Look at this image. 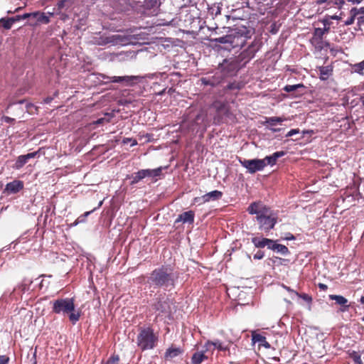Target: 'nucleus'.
I'll return each mask as SVG.
<instances>
[{
	"instance_id": "obj_59",
	"label": "nucleus",
	"mask_w": 364,
	"mask_h": 364,
	"mask_svg": "<svg viewBox=\"0 0 364 364\" xmlns=\"http://www.w3.org/2000/svg\"><path fill=\"white\" fill-rule=\"evenodd\" d=\"M358 11H360V14H364V6L358 9Z\"/></svg>"
},
{
	"instance_id": "obj_37",
	"label": "nucleus",
	"mask_w": 364,
	"mask_h": 364,
	"mask_svg": "<svg viewBox=\"0 0 364 364\" xmlns=\"http://www.w3.org/2000/svg\"><path fill=\"white\" fill-rule=\"evenodd\" d=\"M93 210L85 212L82 215L80 216L72 225L73 226H75L80 223L85 222V218L87 217Z\"/></svg>"
},
{
	"instance_id": "obj_25",
	"label": "nucleus",
	"mask_w": 364,
	"mask_h": 364,
	"mask_svg": "<svg viewBox=\"0 0 364 364\" xmlns=\"http://www.w3.org/2000/svg\"><path fill=\"white\" fill-rule=\"evenodd\" d=\"M252 339L255 342L259 343L260 345L263 346L266 348H270V345L267 341L266 338L260 334H253Z\"/></svg>"
},
{
	"instance_id": "obj_3",
	"label": "nucleus",
	"mask_w": 364,
	"mask_h": 364,
	"mask_svg": "<svg viewBox=\"0 0 364 364\" xmlns=\"http://www.w3.org/2000/svg\"><path fill=\"white\" fill-rule=\"evenodd\" d=\"M158 341V336H156L151 328H141L137 336L136 343L142 350L153 349Z\"/></svg>"
},
{
	"instance_id": "obj_26",
	"label": "nucleus",
	"mask_w": 364,
	"mask_h": 364,
	"mask_svg": "<svg viewBox=\"0 0 364 364\" xmlns=\"http://www.w3.org/2000/svg\"><path fill=\"white\" fill-rule=\"evenodd\" d=\"M360 14L357 8H353L350 11V16L345 21L344 24L346 26L352 25L354 23L355 17Z\"/></svg>"
},
{
	"instance_id": "obj_64",
	"label": "nucleus",
	"mask_w": 364,
	"mask_h": 364,
	"mask_svg": "<svg viewBox=\"0 0 364 364\" xmlns=\"http://www.w3.org/2000/svg\"><path fill=\"white\" fill-rule=\"evenodd\" d=\"M102 204V202L101 201V202L99 203V206H100Z\"/></svg>"
},
{
	"instance_id": "obj_39",
	"label": "nucleus",
	"mask_w": 364,
	"mask_h": 364,
	"mask_svg": "<svg viewBox=\"0 0 364 364\" xmlns=\"http://www.w3.org/2000/svg\"><path fill=\"white\" fill-rule=\"evenodd\" d=\"M122 143L124 144H127L128 143H131V146H134L135 145L137 144V141L136 139H134L132 138H124L123 140H122Z\"/></svg>"
},
{
	"instance_id": "obj_38",
	"label": "nucleus",
	"mask_w": 364,
	"mask_h": 364,
	"mask_svg": "<svg viewBox=\"0 0 364 364\" xmlns=\"http://www.w3.org/2000/svg\"><path fill=\"white\" fill-rule=\"evenodd\" d=\"M213 107L218 111L220 112L223 109L225 108V105L224 103L216 101L213 104Z\"/></svg>"
},
{
	"instance_id": "obj_17",
	"label": "nucleus",
	"mask_w": 364,
	"mask_h": 364,
	"mask_svg": "<svg viewBox=\"0 0 364 364\" xmlns=\"http://www.w3.org/2000/svg\"><path fill=\"white\" fill-rule=\"evenodd\" d=\"M154 307L156 311H159L161 313H169L171 312V306L169 302L166 300L161 301H159L154 305Z\"/></svg>"
},
{
	"instance_id": "obj_29",
	"label": "nucleus",
	"mask_w": 364,
	"mask_h": 364,
	"mask_svg": "<svg viewBox=\"0 0 364 364\" xmlns=\"http://www.w3.org/2000/svg\"><path fill=\"white\" fill-rule=\"evenodd\" d=\"M144 172L141 170L139 171L138 172L135 173L134 175L132 176V181L131 182V184H135L139 182L141 180L144 178Z\"/></svg>"
},
{
	"instance_id": "obj_28",
	"label": "nucleus",
	"mask_w": 364,
	"mask_h": 364,
	"mask_svg": "<svg viewBox=\"0 0 364 364\" xmlns=\"http://www.w3.org/2000/svg\"><path fill=\"white\" fill-rule=\"evenodd\" d=\"M304 86L303 84L299 83L296 85H287L284 87V90L287 92H293L299 91L300 89H304Z\"/></svg>"
},
{
	"instance_id": "obj_60",
	"label": "nucleus",
	"mask_w": 364,
	"mask_h": 364,
	"mask_svg": "<svg viewBox=\"0 0 364 364\" xmlns=\"http://www.w3.org/2000/svg\"><path fill=\"white\" fill-rule=\"evenodd\" d=\"M360 101L363 105H364V94L360 97Z\"/></svg>"
},
{
	"instance_id": "obj_42",
	"label": "nucleus",
	"mask_w": 364,
	"mask_h": 364,
	"mask_svg": "<svg viewBox=\"0 0 364 364\" xmlns=\"http://www.w3.org/2000/svg\"><path fill=\"white\" fill-rule=\"evenodd\" d=\"M151 171H152V176L153 177L159 176L161 173L162 168L159 167V168H157L155 169H151Z\"/></svg>"
},
{
	"instance_id": "obj_58",
	"label": "nucleus",
	"mask_w": 364,
	"mask_h": 364,
	"mask_svg": "<svg viewBox=\"0 0 364 364\" xmlns=\"http://www.w3.org/2000/svg\"><path fill=\"white\" fill-rule=\"evenodd\" d=\"M328 0H318V4H325L326 2H327Z\"/></svg>"
},
{
	"instance_id": "obj_21",
	"label": "nucleus",
	"mask_w": 364,
	"mask_h": 364,
	"mask_svg": "<svg viewBox=\"0 0 364 364\" xmlns=\"http://www.w3.org/2000/svg\"><path fill=\"white\" fill-rule=\"evenodd\" d=\"M284 154L285 153L284 151H277L271 156H266L264 160H265L267 165H274L277 159L283 156Z\"/></svg>"
},
{
	"instance_id": "obj_23",
	"label": "nucleus",
	"mask_w": 364,
	"mask_h": 364,
	"mask_svg": "<svg viewBox=\"0 0 364 364\" xmlns=\"http://www.w3.org/2000/svg\"><path fill=\"white\" fill-rule=\"evenodd\" d=\"M333 69L331 66H323L319 68L320 78L322 80H327L331 75Z\"/></svg>"
},
{
	"instance_id": "obj_61",
	"label": "nucleus",
	"mask_w": 364,
	"mask_h": 364,
	"mask_svg": "<svg viewBox=\"0 0 364 364\" xmlns=\"http://www.w3.org/2000/svg\"><path fill=\"white\" fill-rule=\"evenodd\" d=\"M360 301L361 304H364V296H361Z\"/></svg>"
},
{
	"instance_id": "obj_51",
	"label": "nucleus",
	"mask_w": 364,
	"mask_h": 364,
	"mask_svg": "<svg viewBox=\"0 0 364 364\" xmlns=\"http://www.w3.org/2000/svg\"><path fill=\"white\" fill-rule=\"evenodd\" d=\"M248 52L252 54L251 57H253L255 55V53L256 52V50L253 49L252 46H250L248 48Z\"/></svg>"
},
{
	"instance_id": "obj_40",
	"label": "nucleus",
	"mask_w": 364,
	"mask_h": 364,
	"mask_svg": "<svg viewBox=\"0 0 364 364\" xmlns=\"http://www.w3.org/2000/svg\"><path fill=\"white\" fill-rule=\"evenodd\" d=\"M119 360V359L118 356H112L107 360V364H117Z\"/></svg>"
},
{
	"instance_id": "obj_41",
	"label": "nucleus",
	"mask_w": 364,
	"mask_h": 364,
	"mask_svg": "<svg viewBox=\"0 0 364 364\" xmlns=\"http://www.w3.org/2000/svg\"><path fill=\"white\" fill-rule=\"evenodd\" d=\"M220 12H221V9H220V6H217L215 8H214V7L211 8V14L212 15L218 16V15L220 14Z\"/></svg>"
},
{
	"instance_id": "obj_53",
	"label": "nucleus",
	"mask_w": 364,
	"mask_h": 364,
	"mask_svg": "<svg viewBox=\"0 0 364 364\" xmlns=\"http://www.w3.org/2000/svg\"><path fill=\"white\" fill-rule=\"evenodd\" d=\"M363 0H350L349 1H350L352 4H360Z\"/></svg>"
},
{
	"instance_id": "obj_20",
	"label": "nucleus",
	"mask_w": 364,
	"mask_h": 364,
	"mask_svg": "<svg viewBox=\"0 0 364 364\" xmlns=\"http://www.w3.org/2000/svg\"><path fill=\"white\" fill-rule=\"evenodd\" d=\"M269 249L272 250L274 252L281 253L282 255H284L289 253V250L285 245L277 244L274 242L273 240L272 244H271V245L269 246Z\"/></svg>"
},
{
	"instance_id": "obj_12",
	"label": "nucleus",
	"mask_w": 364,
	"mask_h": 364,
	"mask_svg": "<svg viewBox=\"0 0 364 364\" xmlns=\"http://www.w3.org/2000/svg\"><path fill=\"white\" fill-rule=\"evenodd\" d=\"M119 42H122V37L117 34L111 36H101L95 41V43L99 46H105L108 43H117Z\"/></svg>"
},
{
	"instance_id": "obj_56",
	"label": "nucleus",
	"mask_w": 364,
	"mask_h": 364,
	"mask_svg": "<svg viewBox=\"0 0 364 364\" xmlns=\"http://www.w3.org/2000/svg\"><path fill=\"white\" fill-rule=\"evenodd\" d=\"M51 100H52V98H51V97H47V98H46V99L44 100V102H45V103L48 104V103H50V102H51Z\"/></svg>"
},
{
	"instance_id": "obj_19",
	"label": "nucleus",
	"mask_w": 364,
	"mask_h": 364,
	"mask_svg": "<svg viewBox=\"0 0 364 364\" xmlns=\"http://www.w3.org/2000/svg\"><path fill=\"white\" fill-rule=\"evenodd\" d=\"M223 196V193L221 191H213L211 192H209L206 194H205L203 197H202V199L203 200V202H208L210 201V200H218L219 198H220Z\"/></svg>"
},
{
	"instance_id": "obj_48",
	"label": "nucleus",
	"mask_w": 364,
	"mask_h": 364,
	"mask_svg": "<svg viewBox=\"0 0 364 364\" xmlns=\"http://www.w3.org/2000/svg\"><path fill=\"white\" fill-rule=\"evenodd\" d=\"M2 119L5 122H7V123H11L14 121V119L13 118H11L9 117H7V116H4L3 117Z\"/></svg>"
},
{
	"instance_id": "obj_62",
	"label": "nucleus",
	"mask_w": 364,
	"mask_h": 364,
	"mask_svg": "<svg viewBox=\"0 0 364 364\" xmlns=\"http://www.w3.org/2000/svg\"><path fill=\"white\" fill-rule=\"evenodd\" d=\"M53 16V13H48V16H49V17H50V16Z\"/></svg>"
},
{
	"instance_id": "obj_18",
	"label": "nucleus",
	"mask_w": 364,
	"mask_h": 364,
	"mask_svg": "<svg viewBox=\"0 0 364 364\" xmlns=\"http://www.w3.org/2000/svg\"><path fill=\"white\" fill-rule=\"evenodd\" d=\"M194 220V213L192 211L184 212L178 215L176 222L182 221L183 223H192Z\"/></svg>"
},
{
	"instance_id": "obj_5",
	"label": "nucleus",
	"mask_w": 364,
	"mask_h": 364,
	"mask_svg": "<svg viewBox=\"0 0 364 364\" xmlns=\"http://www.w3.org/2000/svg\"><path fill=\"white\" fill-rule=\"evenodd\" d=\"M240 162L250 173H255L257 171H262L267 166V163L264 159H244L243 161L240 160Z\"/></svg>"
},
{
	"instance_id": "obj_47",
	"label": "nucleus",
	"mask_w": 364,
	"mask_h": 364,
	"mask_svg": "<svg viewBox=\"0 0 364 364\" xmlns=\"http://www.w3.org/2000/svg\"><path fill=\"white\" fill-rule=\"evenodd\" d=\"M298 296L301 297L305 301H311V298L308 294H304L302 295L299 294Z\"/></svg>"
},
{
	"instance_id": "obj_33",
	"label": "nucleus",
	"mask_w": 364,
	"mask_h": 364,
	"mask_svg": "<svg viewBox=\"0 0 364 364\" xmlns=\"http://www.w3.org/2000/svg\"><path fill=\"white\" fill-rule=\"evenodd\" d=\"M112 115L111 114L106 113L105 114L104 117L98 119L97 121H95V124H103V123H105V122L106 123L107 122H109L110 119H112Z\"/></svg>"
},
{
	"instance_id": "obj_49",
	"label": "nucleus",
	"mask_w": 364,
	"mask_h": 364,
	"mask_svg": "<svg viewBox=\"0 0 364 364\" xmlns=\"http://www.w3.org/2000/svg\"><path fill=\"white\" fill-rule=\"evenodd\" d=\"M324 33V31L321 28H316L315 30V35L319 36L321 37Z\"/></svg>"
},
{
	"instance_id": "obj_4",
	"label": "nucleus",
	"mask_w": 364,
	"mask_h": 364,
	"mask_svg": "<svg viewBox=\"0 0 364 364\" xmlns=\"http://www.w3.org/2000/svg\"><path fill=\"white\" fill-rule=\"evenodd\" d=\"M238 68V62L234 58L225 59L219 65V69L225 76H232L235 75Z\"/></svg>"
},
{
	"instance_id": "obj_46",
	"label": "nucleus",
	"mask_w": 364,
	"mask_h": 364,
	"mask_svg": "<svg viewBox=\"0 0 364 364\" xmlns=\"http://www.w3.org/2000/svg\"><path fill=\"white\" fill-rule=\"evenodd\" d=\"M264 253L261 251H259L257 252L255 255H254V259H261L264 257Z\"/></svg>"
},
{
	"instance_id": "obj_54",
	"label": "nucleus",
	"mask_w": 364,
	"mask_h": 364,
	"mask_svg": "<svg viewBox=\"0 0 364 364\" xmlns=\"http://www.w3.org/2000/svg\"><path fill=\"white\" fill-rule=\"evenodd\" d=\"M29 16H33L32 14H24L21 18L25 19V18H28Z\"/></svg>"
},
{
	"instance_id": "obj_45",
	"label": "nucleus",
	"mask_w": 364,
	"mask_h": 364,
	"mask_svg": "<svg viewBox=\"0 0 364 364\" xmlns=\"http://www.w3.org/2000/svg\"><path fill=\"white\" fill-rule=\"evenodd\" d=\"M9 358L6 355H0V364H7Z\"/></svg>"
},
{
	"instance_id": "obj_27",
	"label": "nucleus",
	"mask_w": 364,
	"mask_h": 364,
	"mask_svg": "<svg viewBox=\"0 0 364 364\" xmlns=\"http://www.w3.org/2000/svg\"><path fill=\"white\" fill-rule=\"evenodd\" d=\"M73 4V0H60L57 4V9L60 11L62 9H68Z\"/></svg>"
},
{
	"instance_id": "obj_8",
	"label": "nucleus",
	"mask_w": 364,
	"mask_h": 364,
	"mask_svg": "<svg viewBox=\"0 0 364 364\" xmlns=\"http://www.w3.org/2000/svg\"><path fill=\"white\" fill-rule=\"evenodd\" d=\"M250 214L257 215V217L269 213V208L261 202H254L250 204L247 209Z\"/></svg>"
},
{
	"instance_id": "obj_15",
	"label": "nucleus",
	"mask_w": 364,
	"mask_h": 364,
	"mask_svg": "<svg viewBox=\"0 0 364 364\" xmlns=\"http://www.w3.org/2000/svg\"><path fill=\"white\" fill-rule=\"evenodd\" d=\"M205 348L200 351L196 352L191 358V364H200L203 361L208 359V356L205 355Z\"/></svg>"
},
{
	"instance_id": "obj_24",
	"label": "nucleus",
	"mask_w": 364,
	"mask_h": 364,
	"mask_svg": "<svg viewBox=\"0 0 364 364\" xmlns=\"http://www.w3.org/2000/svg\"><path fill=\"white\" fill-rule=\"evenodd\" d=\"M32 15L34 18H36L37 21L39 23L47 24L50 22L49 16L45 13L34 12L32 13Z\"/></svg>"
},
{
	"instance_id": "obj_50",
	"label": "nucleus",
	"mask_w": 364,
	"mask_h": 364,
	"mask_svg": "<svg viewBox=\"0 0 364 364\" xmlns=\"http://www.w3.org/2000/svg\"><path fill=\"white\" fill-rule=\"evenodd\" d=\"M335 4L338 6L339 8H341L343 4H344V0H335Z\"/></svg>"
},
{
	"instance_id": "obj_14",
	"label": "nucleus",
	"mask_w": 364,
	"mask_h": 364,
	"mask_svg": "<svg viewBox=\"0 0 364 364\" xmlns=\"http://www.w3.org/2000/svg\"><path fill=\"white\" fill-rule=\"evenodd\" d=\"M23 188V183L21 181H14L7 183L6 190L10 193H16Z\"/></svg>"
},
{
	"instance_id": "obj_1",
	"label": "nucleus",
	"mask_w": 364,
	"mask_h": 364,
	"mask_svg": "<svg viewBox=\"0 0 364 364\" xmlns=\"http://www.w3.org/2000/svg\"><path fill=\"white\" fill-rule=\"evenodd\" d=\"M176 278L171 268L163 266L152 271L147 282L157 287H168L173 285Z\"/></svg>"
},
{
	"instance_id": "obj_16",
	"label": "nucleus",
	"mask_w": 364,
	"mask_h": 364,
	"mask_svg": "<svg viewBox=\"0 0 364 364\" xmlns=\"http://www.w3.org/2000/svg\"><path fill=\"white\" fill-rule=\"evenodd\" d=\"M252 243L255 245V247L262 248L265 246H267V247L269 249V246L271 244H272V240L267 238H259V237H254L252 239Z\"/></svg>"
},
{
	"instance_id": "obj_9",
	"label": "nucleus",
	"mask_w": 364,
	"mask_h": 364,
	"mask_svg": "<svg viewBox=\"0 0 364 364\" xmlns=\"http://www.w3.org/2000/svg\"><path fill=\"white\" fill-rule=\"evenodd\" d=\"M231 46L232 48H242L246 44L247 39L249 38L247 33L243 34L240 32H236L235 33L231 34Z\"/></svg>"
},
{
	"instance_id": "obj_32",
	"label": "nucleus",
	"mask_w": 364,
	"mask_h": 364,
	"mask_svg": "<svg viewBox=\"0 0 364 364\" xmlns=\"http://www.w3.org/2000/svg\"><path fill=\"white\" fill-rule=\"evenodd\" d=\"M352 68L355 73L363 74V70L364 69V60L359 63L353 65Z\"/></svg>"
},
{
	"instance_id": "obj_55",
	"label": "nucleus",
	"mask_w": 364,
	"mask_h": 364,
	"mask_svg": "<svg viewBox=\"0 0 364 364\" xmlns=\"http://www.w3.org/2000/svg\"><path fill=\"white\" fill-rule=\"evenodd\" d=\"M319 287L320 289H327V286L324 284H319Z\"/></svg>"
},
{
	"instance_id": "obj_57",
	"label": "nucleus",
	"mask_w": 364,
	"mask_h": 364,
	"mask_svg": "<svg viewBox=\"0 0 364 364\" xmlns=\"http://www.w3.org/2000/svg\"><path fill=\"white\" fill-rule=\"evenodd\" d=\"M331 18H332V19H334V20H339V19H341V17H340L339 16H336V15H335V16H333L331 17Z\"/></svg>"
},
{
	"instance_id": "obj_22",
	"label": "nucleus",
	"mask_w": 364,
	"mask_h": 364,
	"mask_svg": "<svg viewBox=\"0 0 364 364\" xmlns=\"http://www.w3.org/2000/svg\"><path fill=\"white\" fill-rule=\"evenodd\" d=\"M329 298L331 300H334L336 304H339L341 306H344L345 309H343V311H345L349 306L348 305V300L345 297H343V296L333 295L332 294V295L329 296Z\"/></svg>"
},
{
	"instance_id": "obj_43",
	"label": "nucleus",
	"mask_w": 364,
	"mask_h": 364,
	"mask_svg": "<svg viewBox=\"0 0 364 364\" xmlns=\"http://www.w3.org/2000/svg\"><path fill=\"white\" fill-rule=\"evenodd\" d=\"M299 132V129H291L289 132H288V133L287 134L286 136L290 137V136H292L293 135H294L296 134H298Z\"/></svg>"
},
{
	"instance_id": "obj_52",
	"label": "nucleus",
	"mask_w": 364,
	"mask_h": 364,
	"mask_svg": "<svg viewBox=\"0 0 364 364\" xmlns=\"http://www.w3.org/2000/svg\"><path fill=\"white\" fill-rule=\"evenodd\" d=\"M284 289H286L288 291L294 293L296 295H299V294L294 291L293 289H290L289 287L284 286Z\"/></svg>"
},
{
	"instance_id": "obj_34",
	"label": "nucleus",
	"mask_w": 364,
	"mask_h": 364,
	"mask_svg": "<svg viewBox=\"0 0 364 364\" xmlns=\"http://www.w3.org/2000/svg\"><path fill=\"white\" fill-rule=\"evenodd\" d=\"M350 356L353 359V360L354 361V363L355 364H363V362H362V360L360 358V355L358 352L353 351L350 354Z\"/></svg>"
},
{
	"instance_id": "obj_44",
	"label": "nucleus",
	"mask_w": 364,
	"mask_h": 364,
	"mask_svg": "<svg viewBox=\"0 0 364 364\" xmlns=\"http://www.w3.org/2000/svg\"><path fill=\"white\" fill-rule=\"evenodd\" d=\"M143 172H144V177H153L152 176V171L151 169H142Z\"/></svg>"
},
{
	"instance_id": "obj_36",
	"label": "nucleus",
	"mask_w": 364,
	"mask_h": 364,
	"mask_svg": "<svg viewBox=\"0 0 364 364\" xmlns=\"http://www.w3.org/2000/svg\"><path fill=\"white\" fill-rule=\"evenodd\" d=\"M283 120L282 118L280 117H270V118H268L266 121V122L271 125V126H275L278 123H280L282 122Z\"/></svg>"
},
{
	"instance_id": "obj_2",
	"label": "nucleus",
	"mask_w": 364,
	"mask_h": 364,
	"mask_svg": "<svg viewBox=\"0 0 364 364\" xmlns=\"http://www.w3.org/2000/svg\"><path fill=\"white\" fill-rule=\"evenodd\" d=\"M53 311L58 314L68 315L73 324L78 321L80 317V311L75 310L73 298L55 300L53 303Z\"/></svg>"
},
{
	"instance_id": "obj_31",
	"label": "nucleus",
	"mask_w": 364,
	"mask_h": 364,
	"mask_svg": "<svg viewBox=\"0 0 364 364\" xmlns=\"http://www.w3.org/2000/svg\"><path fill=\"white\" fill-rule=\"evenodd\" d=\"M231 38H232V36H231V34H230V35H228L225 36L217 38L214 39V41L216 43H223V44L230 43L231 45Z\"/></svg>"
},
{
	"instance_id": "obj_63",
	"label": "nucleus",
	"mask_w": 364,
	"mask_h": 364,
	"mask_svg": "<svg viewBox=\"0 0 364 364\" xmlns=\"http://www.w3.org/2000/svg\"><path fill=\"white\" fill-rule=\"evenodd\" d=\"M287 240H290L291 239V237L290 236H288V237H287Z\"/></svg>"
},
{
	"instance_id": "obj_13",
	"label": "nucleus",
	"mask_w": 364,
	"mask_h": 364,
	"mask_svg": "<svg viewBox=\"0 0 364 364\" xmlns=\"http://www.w3.org/2000/svg\"><path fill=\"white\" fill-rule=\"evenodd\" d=\"M183 353V350L180 347L171 346L165 353V358L166 360H172L173 358L180 355Z\"/></svg>"
},
{
	"instance_id": "obj_6",
	"label": "nucleus",
	"mask_w": 364,
	"mask_h": 364,
	"mask_svg": "<svg viewBox=\"0 0 364 364\" xmlns=\"http://www.w3.org/2000/svg\"><path fill=\"white\" fill-rule=\"evenodd\" d=\"M257 220L259 224V229L264 231L272 229L277 223L276 218L272 215L270 210L268 213L257 217Z\"/></svg>"
},
{
	"instance_id": "obj_7",
	"label": "nucleus",
	"mask_w": 364,
	"mask_h": 364,
	"mask_svg": "<svg viewBox=\"0 0 364 364\" xmlns=\"http://www.w3.org/2000/svg\"><path fill=\"white\" fill-rule=\"evenodd\" d=\"M102 78L104 80H107L109 82H117V83H123L125 85H132L134 84V81L139 78V76H105L103 75Z\"/></svg>"
},
{
	"instance_id": "obj_11",
	"label": "nucleus",
	"mask_w": 364,
	"mask_h": 364,
	"mask_svg": "<svg viewBox=\"0 0 364 364\" xmlns=\"http://www.w3.org/2000/svg\"><path fill=\"white\" fill-rule=\"evenodd\" d=\"M38 153L39 151L19 156L17 158L15 164L14 165V168L17 170L21 168L29 159H34L38 154Z\"/></svg>"
},
{
	"instance_id": "obj_35",
	"label": "nucleus",
	"mask_w": 364,
	"mask_h": 364,
	"mask_svg": "<svg viewBox=\"0 0 364 364\" xmlns=\"http://www.w3.org/2000/svg\"><path fill=\"white\" fill-rule=\"evenodd\" d=\"M14 21L15 19L13 18L9 19L1 18L0 20V22L2 23L3 26L6 29H9L11 27L12 24L14 23Z\"/></svg>"
},
{
	"instance_id": "obj_30",
	"label": "nucleus",
	"mask_w": 364,
	"mask_h": 364,
	"mask_svg": "<svg viewBox=\"0 0 364 364\" xmlns=\"http://www.w3.org/2000/svg\"><path fill=\"white\" fill-rule=\"evenodd\" d=\"M201 82L204 85H210V86H215L218 82L214 78H208V77H203L201 78Z\"/></svg>"
},
{
	"instance_id": "obj_10",
	"label": "nucleus",
	"mask_w": 364,
	"mask_h": 364,
	"mask_svg": "<svg viewBox=\"0 0 364 364\" xmlns=\"http://www.w3.org/2000/svg\"><path fill=\"white\" fill-rule=\"evenodd\" d=\"M203 348H205L206 352H210L211 353H213L215 349L220 351H225L228 350V346L224 345V343L220 340H215L213 341H208L205 343Z\"/></svg>"
}]
</instances>
